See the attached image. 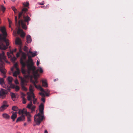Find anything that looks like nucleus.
I'll return each instance as SVG.
<instances>
[{
    "label": "nucleus",
    "instance_id": "f257e3e1",
    "mask_svg": "<svg viewBox=\"0 0 133 133\" xmlns=\"http://www.w3.org/2000/svg\"><path fill=\"white\" fill-rule=\"evenodd\" d=\"M0 30L3 34H0V49L5 50L9 45V40L6 38L7 34L5 27H2Z\"/></svg>",
    "mask_w": 133,
    "mask_h": 133
},
{
    "label": "nucleus",
    "instance_id": "f03ea898",
    "mask_svg": "<svg viewBox=\"0 0 133 133\" xmlns=\"http://www.w3.org/2000/svg\"><path fill=\"white\" fill-rule=\"evenodd\" d=\"M39 112L34 116V121L37 125H39L43 120L44 119L43 110L44 105L42 103L39 106Z\"/></svg>",
    "mask_w": 133,
    "mask_h": 133
},
{
    "label": "nucleus",
    "instance_id": "7ed1b4c3",
    "mask_svg": "<svg viewBox=\"0 0 133 133\" xmlns=\"http://www.w3.org/2000/svg\"><path fill=\"white\" fill-rule=\"evenodd\" d=\"M5 59L6 57L4 55V53L3 52L2 53L0 54V71L4 75L5 74L6 71L4 65V63L2 61V59L5 60Z\"/></svg>",
    "mask_w": 133,
    "mask_h": 133
},
{
    "label": "nucleus",
    "instance_id": "20e7f679",
    "mask_svg": "<svg viewBox=\"0 0 133 133\" xmlns=\"http://www.w3.org/2000/svg\"><path fill=\"white\" fill-rule=\"evenodd\" d=\"M26 56L25 54H22L20 60V63L22 65L21 72L22 74H25L26 71L25 68L26 66Z\"/></svg>",
    "mask_w": 133,
    "mask_h": 133
},
{
    "label": "nucleus",
    "instance_id": "39448f33",
    "mask_svg": "<svg viewBox=\"0 0 133 133\" xmlns=\"http://www.w3.org/2000/svg\"><path fill=\"white\" fill-rule=\"evenodd\" d=\"M26 65L27 66L29 71L28 74H29L31 70L36 69V68L33 65L34 64L31 56H28V61H27L26 60Z\"/></svg>",
    "mask_w": 133,
    "mask_h": 133
},
{
    "label": "nucleus",
    "instance_id": "423d86ee",
    "mask_svg": "<svg viewBox=\"0 0 133 133\" xmlns=\"http://www.w3.org/2000/svg\"><path fill=\"white\" fill-rule=\"evenodd\" d=\"M27 11L28 9L27 8H24L22 10V11L19 13L18 17V18L19 19L21 18L22 16V15L23 16L24 22H27L28 23V22L29 21H30L31 19L28 16H25L24 15V13Z\"/></svg>",
    "mask_w": 133,
    "mask_h": 133
},
{
    "label": "nucleus",
    "instance_id": "0eeeda50",
    "mask_svg": "<svg viewBox=\"0 0 133 133\" xmlns=\"http://www.w3.org/2000/svg\"><path fill=\"white\" fill-rule=\"evenodd\" d=\"M15 21L16 25L17 26H19L21 25L23 28L25 29H27V27L25 24L24 23V22L23 20H19L18 23L17 22V17L16 16H15Z\"/></svg>",
    "mask_w": 133,
    "mask_h": 133
},
{
    "label": "nucleus",
    "instance_id": "6e6552de",
    "mask_svg": "<svg viewBox=\"0 0 133 133\" xmlns=\"http://www.w3.org/2000/svg\"><path fill=\"white\" fill-rule=\"evenodd\" d=\"M13 79L12 77L10 76L8 77V84L10 85V86H8L5 85V86L3 87L8 90H10V88H14V85L12 83Z\"/></svg>",
    "mask_w": 133,
    "mask_h": 133
},
{
    "label": "nucleus",
    "instance_id": "1a4fd4ad",
    "mask_svg": "<svg viewBox=\"0 0 133 133\" xmlns=\"http://www.w3.org/2000/svg\"><path fill=\"white\" fill-rule=\"evenodd\" d=\"M8 94V92L6 90L1 89L0 90V97L2 99L5 98L6 95Z\"/></svg>",
    "mask_w": 133,
    "mask_h": 133
},
{
    "label": "nucleus",
    "instance_id": "9d476101",
    "mask_svg": "<svg viewBox=\"0 0 133 133\" xmlns=\"http://www.w3.org/2000/svg\"><path fill=\"white\" fill-rule=\"evenodd\" d=\"M31 81L36 88L40 90L41 91H43V89L41 87L40 85H36V84L38 83V80H34L31 79Z\"/></svg>",
    "mask_w": 133,
    "mask_h": 133
},
{
    "label": "nucleus",
    "instance_id": "9b49d317",
    "mask_svg": "<svg viewBox=\"0 0 133 133\" xmlns=\"http://www.w3.org/2000/svg\"><path fill=\"white\" fill-rule=\"evenodd\" d=\"M35 69L34 70H31L33 71V74L34 76V80H37V77L39 76L38 74L39 69H37L35 70Z\"/></svg>",
    "mask_w": 133,
    "mask_h": 133
},
{
    "label": "nucleus",
    "instance_id": "f8f14e48",
    "mask_svg": "<svg viewBox=\"0 0 133 133\" xmlns=\"http://www.w3.org/2000/svg\"><path fill=\"white\" fill-rule=\"evenodd\" d=\"M27 99L28 101H30V103L28 104L27 106V108H30V107H31L33 105L32 102V98L31 97V96L30 95H28L27 96Z\"/></svg>",
    "mask_w": 133,
    "mask_h": 133
},
{
    "label": "nucleus",
    "instance_id": "ddd939ff",
    "mask_svg": "<svg viewBox=\"0 0 133 133\" xmlns=\"http://www.w3.org/2000/svg\"><path fill=\"white\" fill-rule=\"evenodd\" d=\"M25 116L24 115H22L21 116L18 117L16 120V122L17 123L19 121H23L25 120Z\"/></svg>",
    "mask_w": 133,
    "mask_h": 133
},
{
    "label": "nucleus",
    "instance_id": "4468645a",
    "mask_svg": "<svg viewBox=\"0 0 133 133\" xmlns=\"http://www.w3.org/2000/svg\"><path fill=\"white\" fill-rule=\"evenodd\" d=\"M17 34H20L21 36L23 38L24 37L25 35V33L23 31L22 29L19 28L17 31Z\"/></svg>",
    "mask_w": 133,
    "mask_h": 133
},
{
    "label": "nucleus",
    "instance_id": "2eb2a0df",
    "mask_svg": "<svg viewBox=\"0 0 133 133\" xmlns=\"http://www.w3.org/2000/svg\"><path fill=\"white\" fill-rule=\"evenodd\" d=\"M26 112V113L25 115L27 118V122L29 123L31 121V118L32 117V116L29 112Z\"/></svg>",
    "mask_w": 133,
    "mask_h": 133
},
{
    "label": "nucleus",
    "instance_id": "dca6fc26",
    "mask_svg": "<svg viewBox=\"0 0 133 133\" xmlns=\"http://www.w3.org/2000/svg\"><path fill=\"white\" fill-rule=\"evenodd\" d=\"M11 112L12 115L11 117V119L14 121L17 117V113L16 112H14L13 111H12Z\"/></svg>",
    "mask_w": 133,
    "mask_h": 133
},
{
    "label": "nucleus",
    "instance_id": "f3484780",
    "mask_svg": "<svg viewBox=\"0 0 133 133\" xmlns=\"http://www.w3.org/2000/svg\"><path fill=\"white\" fill-rule=\"evenodd\" d=\"M15 44L19 46H22V42L21 39L18 38H17L15 40Z\"/></svg>",
    "mask_w": 133,
    "mask_h": 133
},
{
    "label": "nucleus",
    "instance_id": "a211bd4d",
    "mask_svg": "<svg viewBox=\"0 0 133 133\" xmlns=\"http://www.w3.org/2000/svg\"><path fill=\"white\" fill-rule=\"evenodd\" d=\"M32 95H30L31 96V97L33 99V102L34 104H36V102L37 101V99L36 98H35V96L34 93H31Z\"/></svg>",
    "mask_w": 133,
    "mask_h": 133
},
{
    "label": "nucleus",
    "instance_id": "6ab92c4d",
    "mask_svg": "<svg viewBox=\"0 0 133 133\" xmlns=\"http://www.w3.org/2000/svg\"><path fill=\"white\" fill-rule=\"evenodd\" d=\"M34 86L30 85L29 87V91L30 92L28 95H32L31 93H33V91H34Z\"/></svg>",
    "mask_w": 133,
    "mask_h": 133
},
{
    "label": "nucleus",
    "instance_id": "aec40b11",
    "mask_svg": "<svg viewBox=\"0 0 133 133\" xmlns=\"http://www.w3.org/2000/svg\"><path fill=\"white\" fill-rule=\"evenodd\" d=\"M26 112H27V111L24 109H23V110L20 109L19 110L18 113L19 115H24L23 114H25L26 113Z\"/></svg>",
    "mask_w": 133,
    "mask_h": 133
},
{
    "label": "nucleus",
    "instance_id": "412c9836",
    "mask_svg": "<svg viewBox=\"0 0 133 133\" xmlns=\"http://www.w3.org/2000/svg\"><path fill=\"white\" fill-rule=\"evenodd\" d=\"M20 73V71L19 69H17V70L15 71L13 74V76L17 77V75Z\"/></svg>",
    "mask_w": 133,
    "mask_h": 133
},
{
    "label": "nucleus",
    "instance_id": "4be33fe9",
    "mask_svg": "<svg viewBox=\"0 0 133 133\" xmlns=\"http://www.w3.org/2000/svg\"><path fill=\"white\" fill-rule=\"evenodd\" d=\"M3 117L5 119H9L10 118V116L7 114L4 113L2 114Z\"/></svg>",
    "mask_w": 133,
    "mask_h": 133
},
{
    "label": "nucleus",
    "instance_id": "5701e85b",
    "mask_svg": "<svg viewBox=\"0 0 133 133\" xmlns=\"http://www.w3.org/2000/svg\"><path fill=\"white\" fill-rule=\"evenodd\" d=\"M42 86L45 87H47L48 86V84L46 82V80H42Z\"/></svg>",
    "mask_w": 133,
    "mask_h": 133
},
{
    "label": "nucleus",
    "instance_id": "b1692460",
    "mask_svg": "<svg viewBox=\"0 0 133 133\" xmlns=\"http://www.w3.org/2000/svg\"><path fill=\"white\" fill-rule=\"evenodd\" d=\"M26 40H27V42L28 43H30L31 42V36L30 35H28L27 36Z\"/></svg>",
    "mask_w": 133,
    "mask_h": 133
},
{
    "label": "nucleus",
    "instance_id": "393cba45",
    "mask_svg": "<svg viewBox=\"0 0 133 133\" xmlns=\"http://www.w3.org/2000/svg\"><path fill=\"white\" fill-rule=\"evenodd\" d=\"M26 82L25 79L23 78L22 77L21 78V84L22 85H25V84Z\"/></svg>",
    "mask_w": 133,
    "mask_h": 133
},
{
    "label": "nucleus",
    "instance_id": "a878e982",
    "mask_svg": "<svg viewBox=\"0 0 133 133\" xmlns=\"http://www.w3.org/2000/svg\"><path fill=\"white\" fill-rule=\"evenodd\" d=\"M36 108V106L35 105H32L31 107H30V108H28L31 110V112L32 113L33 111L35 110V109Z\"/></svg>",
    "mask_w": 133,
    "mask_h": 133
},
{
    "label": "nucleus",
    "instance_id": "bb28decb",
    "mask_svg": "<svg viewBox=\"0 0 133 133\" xmlns=\"http://www.w3.org/2000/svg\"><path fill=\"white\" fill-rule=\"evenodd\" d=\"M0 84L2 85H3L5 84L4 79L3 78H0Z\"/></svg>",
    "mask_w": 133,
    "mask_h": 133
},
{
    "label": "nucleus",
    "instance_id": "cd10ccee",
    "mask_svg": "<svg viewBox=\"0 0 133 133\" xmlns=\"http://www.w3.org/2000/svg\"><path fill=\"white\" fill-rule=\"evenodd\" d=\"M12 109L13 111H16L18 110V108L17 107L13 106L12 107Z\"/></svg>",
    "mask_w": 133,
    "mask_h": 133
},
{
    "label": "nucleus",
    "instance_id": "c85d7f7f",
    "mask_svg": "<svg viewBox=\"0 0 133 133\" xmlns=\"http://www.w3.org/2000/svg\"><path fill=\"white\" fill-rule=\"evenodd\" d=\"M11 97L12 100L14 101H15V98L16 97L14 93H12L11 95Z\"/></svg>",
    "mask_w": 133,
    "mask_h": 133
},
{
    "label": "nucleus",
    "instance_id": "c756f323",
    "mask_svg": "<svg viewBox=\"0 0 133 133\" xmlns=\"http://www.w3.org/2000/svg\"><path fill=\"white\" fill-rule=\"evenodd\" d=\"M14 88H12V89H14L15 88V91H18L19 90L20 88L17 85L15 86V85H14Z\"/></svg>",
    "mask_w": 133,
    "mask_h": 133
},
{
    "label": "nucleus",
    "instance_id": "7c9ffc66",
    "mask_svg": "<svg viewBox=\"0 0 133 133\" xmlns=\"http://www.w3.org/2000/svg\"><path fill=\"white\" fill-rule=\"evenodd\" d=\"M8 106L9 105H8L3 104L1 106V107L4 110L6 109V108L8 107Z\"/></svg>",
    "mask_w": 133,
    "mask_h": 133
},
{
    "label": "nucleus",
    "instance_id": "2f4dec72",
    "mask_svg": "<svg viewBox=\"0 0 133 133\" xmlns=\"http://www.w3.org/2000/svg\"><path fill=\"white\" fill-rule=\"evenodd\" d=\"M21 87L22 89L26 91L27 90V89L25 87L24 85H22Z\"/></svg>",
    "mask_w": 133,
    "mask_h": 133
},
{
    "label": "nucleus",
    "instance_id": "473e14b6",
    "mask_svg": "<svg viewBox=\"0 0 133 133\" xmlns=\"http://www.w3.org/2000/svg\"><path fill=\"white\" fill-rule=\"evenodd\" d=\"M23 5L25 7H28L29 5L28 2H26V3H24Z\"/></svg>",
    "mask_w": 133,
    "mask_h": 133
},
{
    "label": "nucleus",
    "instance_id": "72a5a7b5",
    "mask_svg": "<svg viewBox=\"0 0 133 133\" xmlns=\"http://www.w3.org/2000/svg\"><path fill=\"white\" fill-rule=\"evenodd\" d=\"M22 103L23 104H25L26 103V99L25 98H22Z\"/></svg>",
    "mask_w": 133,
    "mask_h": 133
},
{
    "label": "nucleus",
    "instance_id": "f704fd0d",
    "mask_svg": "<svg viewBox=\"0 0 133 133\" xmlns=\"http://www.w3.org/2000/svg\"><path fill=\"white\" fill-rule=\"evenodd\" d=\"M43 91H41L42 92H44L45 93L46 92H50V91H49V90L48 89H46L45 90H44V89H43Z\"/></svg>",
    "mask_w": 133,
    "mask_h": 133
},
{
    "label": "nucleus",
    "instance_id": "c9c22d12",
    "mask_svg": "<svg viewBox=\"0 0 133 133\" xmlns=\"http://www.w3.org/2000/svg\"><path fill=\"white\" fill-rule=\"evenodd\" d=\"M28 48L26 46H25L23 49L24 50V51L27 52L28 51Z\"/></svg>",
    "mask_w": 133,
    "mask_h": 133
},
{
    "label": "nucleus",
    "instance_id": "e433bc0d",
    "mask_svg": "<svg viewBox=\"0 0 133 133\" xmlns=\"http://www.w3.org/2000/svg\"><path fill=\"white\" fill-rule=\"evenodd\" d=\"M21 97L22 98H25L24 97L25 96V94L21 92Z\"/></svg>",
    "mask_w": 133,
    "mask_h": 133
},
{
    "label": "nucleus",
    "instance_id": "4c0bfd02",
    "mask_svg": "<svg viewBox=\"0 0 133 133\" xmlns=\"http://www.w3.org/2000/svg\"><path fill=\"white\" fill-rule=\"evenodd\" d=\"M18 64L17 63H15L14 65V67L16 69V70H17V69H19L18 67Z\"/></svg>",
    "mask_w": 133,
    "mask_h": 133
},
{
    "label": "nucleus",
    "instance_id": "58836bf2",
    "mask_svg": "<svg viewBox=\"0 0 133 133\" xmlns=\"http://www.w3.org/2000/svg\"><path fill=\"white\" fill-rule=\"evenodd\" d=\"M16 49H14L12 51H10V53L11 54H13V52H16Z\"/></svg>",
    "mask_w": 133,
    "mask_h": 133
},
{
    "label": "nucleus",
    "instance_id": "ea45409f",
    "mask_svg": "<svg viewBox=\"0 0 133 133\" xmlns=\"http://www.w3.org/2000/svg\"><path fill=\"white\" fill-rule=\"evenodd\" d=\"M1 6L2 11L3 12L5 10V8L3 5H1Z\"/></svg>",
    "mask_w": 133,
    "mask_h": 133
},
{
    "label": "nucleus",
    "instance_id": "a19ab883",
    "mask_svg": "<svg viewBox=\"0 0 133 133\" xmlns=\"http://www.w3.org/2000/svg\"><path fill=\"white\" fill-rule=\"evenodd\" d=\"M32 55V57H34V56L37 55V54L36 53H34L32 52V53L31 54Z\"/></svg>",
    "mask_w": 133,
    "mask_h": 133
},
{
    "label": "nucleus",
    "instance_id": "79ce46f5",
    "mask_svg": "<svg viewBox=\"0 0 133 133\" xmlns=\"http://www.w3.org/2000/svg\"><path fill=\"white\" fill-rule=\"evenodd\" d=\"M38 69H39L38 71H39L40 73H42L43 72V70L41 68H39Z\"/></svg>",
    "mask_w": 133,
    "mask_h": 133
},
{
    "label": "nucleus",
    "instance_id": "37998d69",
    "mask_svg": "<svg viewBox=\"0 0 133 133\" xmlns=\"http://www.w3.org/2000/svg\"><path fill=\"white\" fill-rule=\"evenodd\" d=\"M16 59V58L15 57L12 58L11 59L12 61L14 62H15Z\"/></svg>",
    "mask_w": 133,
    "mask_h": 133
},
{
    "label": "nucleus",
    "instance_id": "c03bdc74",
    "mask_svg": "<svg viewBox=\"0 0 133 133\" xmlns=\"http://www.w3.org/2000/svg\"><path fill=\"white\" fill-rule=\"evenodd\" d=\"M15 83L16 84H19L18 80L17 79H16L15 80Z\"/></svg>",
    "mask_w": 133,
    "mask_h": 133
},
{
    "label": "nucleus",
    "instance_id": "a18cd8bd",
    "mask_svg": "<svg viewBox=\"0 0 133 133\" xmlns=\"http://www.w3.org/2000/svg\"><path fill=\"white\" fill-rule=\"evenodd\" d=\"M41 100L44 103L45 101V99L44 98H42L41 99Z\"/></svg>",
    "mask_w": 133,
    "mask_h": 133
},
{
    "label": "nucleus",
    "instance_id": "49530a36",
    "mask_svg": "<svg viewBox=\"0 0 133 133\" xmlns=\"http://www.w3.org/2000/svg\"><path fill=\"white\" fill-rule=\"evenodd\" d=\"M50 92H48L45 93V94L46 96H48L49 95V94L50 93Z\"/></svg>",
    "mask_w": 133,
    "mask_h": 133
},
{
    "label": "nucleus",
    "instance_id": "de8ad7c7",
    "mask_svg": "<svg viewBox=\"0 0 133 133\" xmlns=\"http://www.w3.org/2000/svg\"><path fill=\"white\" fill-rule=\"evenodd\" d=\"M12 10L14 11H15V10H16V9L15 8V7L14 6H12Z\"/></svg>",
    "mask_w": 133,
    "mask_h": 133
},
{
    "label": "nucleus",
    "instance_id": "09e8293b",
    "mask_svg": "<svg viewBox=\"0 0 133 133\" xmlns=\"http://www.w3.org/2000/svg\"><path fill=\"white\" fill-rule=\"evenodd\" d=\"M19 55H20V53H19L18 52L17 53L16 56V57H19Z\"/></svg>",
    "mask_w": 133,
    "mask_h": 133
},
{
    "label": "nucleus",
    "instance_id": "8fccbe9b",
    "mask_svg": "<svg viewBox=\"0 0 133 133\" xmlns=\"http://www.w3.org/2000/svg\"><path fill=\"white\" fill-rule=\"evenodd\" d=\"M11 54L10 53V52H7V55L8 56V57H10V54Z\"/></svg>",
    "mask_w": 133,
    "mask_h": 133
},
{
    "label": "nucleus",
    "instance_id": "3c124183",
    "mask_svg": "<svg viewBox=\"0 0 133 133\" xmlns=\"http://www.w3.org/2000/svg\"><path fill=\"white\" fill-rule=\"evenodd\" d=\"M21 48L22 46H19V50L20 52H22Z\"/></svg>",
    "mask_w": 133,
    "mask_h": 133
},
{
    "label": "nucleus",
    "instance_id": "603ef678",
    "mask_svg": "<svg viewBox=\"0 0 133 133\" xmlns=\"http://www.w3.org/2000/svg\"><path fill=\"white\" fill-rule=\"evenodd\" d=\"M8 21L9 23V24H11L12 23L11 21H10L9 19H8Z\"/></svg>",
    "mask_w": 133,
    "mask_h": 133
},
{
    "label": "nucleus",
    "instance_id": "864d4df0",
    "mask_svg": "<svg viewBox=\"0 0 133 133\" xmlns=\"http://www.w3.org/2000/svg\"><path fill=\"white\" fill-rule=\"evenodd\" d=\"M4 110L2 108V107L1 106L0 107V111H2Z\"/></svg>",
    "mask_w": 133,
    "mask_h": 133
},
{
    "label": "nucleus",
    "instance_id": "5fc2aeb1",
    "mask_svg": "<svg viewBox=\"0 0 133 133\" xmlns=\"http://www.w3.org/2000/svg\"><path fill=\"white\" fill-rule=\"evenodd\" d=\"M44 4V2H42L41 3H39L38 4L39 5H43Z\"/></svg>",
    "mask_w": 133,
    "mask_h": 133
},
{
    "label": "nucleus",
    "instance_id": "6e6d98bb",
    "mask_svg": "<svg viewBox=\"0 0 133 133\" xmlns=\"http://www.w3.org/2000/svg\"><path fill=\"white\" fill-rule=\"evenodd\" d=\"M39 94L40 95H42L43 96H44V94L42 92H40Z\"/></svg>",
    "mask_w": 133,
    "mask_h": 133
},
{
    "label": "nucleus",
    "instance_id": "4d7b16f0",
    "mask_svg": "<svg viewBox=\"0 0 133 133\" xmlns=\"http://www.w3.org/2000/svg\"><path fill=\"white\" fill-rule=\"evenodd\" d=\"M39 63H40L38 61H37V63H36L37 65V66L38 65Z\"/></svg>",
    "mask_w": 133,
    "mask_h": 133
},
{
    "label": "nucleus",
    "instance_id": "13d9d810",
    "mask_svg": "<svg viewBox=\"0 0 133 133\" xmlns=\"http://www.w3.org/2000/svg\"><path fill=\"white\" fill-rule=\"evenodd\" d=\"M3 103L4 104H5L7 103V102L6 101H3Z\"/></svg>",
    "mask_w": 133,
    "mask_h": 133
},
{
    "label": "nucleus",
    "instance_id": "bf43d9fd",
    "mask_svg": "<svg viewBox=\"0 0 133 133\" xmlns=\"http://www.w3.org/2000/svg\"><path fill=\"white\" fill-rule=\"evenodd\" d=\"M15 13H17V10L16 9V10H15V11H14Z\"/></svg>",
    "mask_w": 133,
    "mask_h": 133
},
{
    "label": "nucleus",
    "instance_id": "052dcab7",
    "mask_svg": "<svg viewBox=\"0 0 133 133\" xmlns=\"http://www.w3.org/2000/svg\"><path fill=\"white\" fill-rule=\"evenodd\" d=\"M41 7L42 8H45V7L44 6H42Z\"/></svg>",
    "mask_w": 133,
    "mask_h": 133
},
{
    "label": "nucleus",
    "instance_id": "680f3d73",
    "mask_svg": "<svg viewBox=\"0 0 133 133\" xmlns=\"http://www.w3.org/2000/svg\"><path fill=\"white\" fill-rule=\"evenodd\" d=\"M44 133H48L47 130H45L44 131Z\"/></svg>",
    "mask_w": 133,
    "mask_h": 133
},
{
    "label": "nucleus",
    "instance_id": "e2e57ef3",
    "mask_svg": "<svg viewBox=\"0 0 133 133\" xmlns=\"http://www.w3.org/2000/svg\"><path fill=\"white\" fill-rule=\"evenodd\" d=\"M29 53H30V54H32V52L31 51H29Z\"/></svg>",
    "mask_w": 133,
    "mask_h": 133
},
{
    "label": "nucleus",
    "instance_id": "0e129e2a",
    "mask_svg": "<svg viewBox=\"0 0 133 133\" xmlns=\"http://www.w3.org/2000/svg\"><path fill=\"white\" fill-rule=\"evenodd\" d=\"M26 123H24V126H26Z\"/></svg>",
    "mask_w": 133,
    "mask_h": 133
},
{
    "label": "nucleus",
    "instance_id": "69168bd1",
    "mask_svg": "<svg viewBox=\"0 0 133 133\" xmlns=\"http://www.w3.org/2000/svg\"><path fill=\"white\" fill-rule=\"evenodd\" d=\"M9 28H11V24H9Z\"/></svg>",
    "mask_w": 133,
    "mask_h": 133
},
{
    "label": "nucleus",
    "instance_id": "338daca9",
    "mask_svg": "<svg viewBox=\"0 0 133 133\" xmlns=\"http://www.w3.org/2000/svg\"><path fill=\"white\" fill-rule=\"evenodd\" d=\"M11 0L13 2H14L15 1V0Z\"/></svg>",
    "mask_w": 133,
    "mask_h": 133
},
{
    "label": "nucleus",
    "instance_id": "774afa93",
    "mask_svg": "<svg viewBox=\"0 0 133 133\" xmlns=\"http://www.w3.org/2000/svg\"><path fill=\"white\" fill-rule=\"evenodd\" d=\"M11 70L12 71H13V68L11 69Z\"/></svg>",
    "mask_w": 133,
    "mask_h": 133
}]
</instances>
